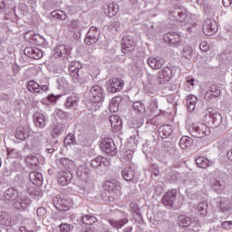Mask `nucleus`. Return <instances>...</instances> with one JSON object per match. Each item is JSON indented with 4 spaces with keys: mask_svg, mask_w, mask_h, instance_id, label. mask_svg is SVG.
<instances>
[{
    "mask_svg": "<svg viewBox=\"0 0 232 232\" xmlns=\"http://www.w3.org/2000/svg\"><path fill=\"white\" fill-rule=\"evenodd\" d=\"M82 70V63L80 62H72L69 65V73L74 84H86L88 82V76L81 73Z\"/></svg>",
    "mask_w": 232,
    "mask_h": 232,
    "instance_id": "obj_1",
    "label": "nucleus"
},
{
    "mask_svg": "<svg viewBox=\"0 0 232 232\" xmlns=\"http://www.w3.org/2000/svg\"><path fill=\"white\" fill-rule=\"evenodd\" d=\"M203 121L207 126H212L213 128H218L222 124V115L220 112L215 111L213 108H208L205 111Z\"/></svg>",
    "mask_w": 232,
    "mask_h": 232,
    "instance_id": "obj_2",
    "label": "nucleus"
},
{
    "mask_svg": "<svg viewBox=\"0 0 232 232\" xmlns=\"http://www.w3.org/2000/svg\"><path fill=\"white\" fill-rule=\"evenodd\" d=\"M173 17L178 23H181L182 26H195V22L193 21V16L186 10L176 9L173 12Z\"/></svg>",
    "mask_w": 232,
    "mask_h": 232,
    "instance_id": "obj_3",
    "label": "nucleus"
},
{
    "mask_svg": "<svg viewBox=\"0 0 232 232\" xmlns=\"http://www.w3.org/2000/svg\"><path fill=\"white\" fill-rule=\"evenodd\" d=\"M105 191L108 193H112L111 196L108 197V198L103 197V200L107 202H114L117 198V195H119L121 191V186L115 180L106 181L104 185Z\"/></svg>",
    "mask_w": 232,
    "mask_h": 232,
    "instance_id": "obj_4",
    "label": "nucleus"
},
{
    "mask_svg": "<svg viewBox=\"0 0 232 232\" xmlns=\"http://www.w3.org/2000/svg\"><path fill=\"white\" fill-rule=\"evenodd\" d=\"M190 133L192 137H195L196 139H202L203 137L209 135V133H211V130H209L208 125L203 123L193 124Z\"/></svg>",
    "mask_w": 232,
    "mask_h": 232,
    "instance_id": "obj_5",
    "label": "nucleus"
},
{
    "mask_svg": "<svg viewBox=\"0 0 232 232\" xmlns=\"http://www.w3.org/2000/svg\"><path fill=\"white\" fill-rule=\"evenodd\" d=\"M171 77H173V67H163L162 70L159 72L154 84H164L171 81Z\"/></svg>",
    "mask_w": 232,
    "mask_h": 232,
    "instance_id": "obj_6",
    "label": "nucleus"
},
{
    "mask_svg": "<svg viewBox=\"0 0 232 232\" xmlns=\"http://www.w3.org/2000/svg\"><path fill=\"white\" fill-rule=\"evenodd\" d=\"M101 148L107 155H111V157L117 155V146H115V142L111 138L102 140Z\"/></svg>",
    "mask_w": 232,
    "mask_h": 232,
    "instance_id": "obj_7",
    "label": "nucleus"
},
{
    "mask_svg": "<svg viewBox=\"0 0 232 232\" xmlns=\"http://www.w3.org/2000/svg\"><path fill=\"white\" fill-rule=\"evenodd\" d=\"M53 204L58 211H68L70 208H72V199H67L61 196H56L53 198Z\"/></svg>",
    "mask_w": 232,
    "mask_h": 232,
    "instance_id": "obj_8",
    "label": "nucleus"
},
{
    "mask_svg": "<svg viewBox=\"0 0 232 232\" xmlns=\"http://www.w3.org/2000/svg\"><path fill=\"white\" fill-rule=\"evenodd\" d=\"M99 37H101V30L95 26H92L86 34L85 44L88 46H92V44H95L99 41Z\"/></svg>",
    "mask_w": 232,
    "mask_h": 232,
    "instance_id": "obj_9",
    "label": "nucleus"
},
{
    "mask_svg": "<svg viewBox=\"0 0 232 232\" xmlns=\"http://www.w3.org/2000/svg\"><path fill=\"white\" fill-rule=\"evenodd\" d=\"M91 102L95 103L102 102L104 100V93L102 92V87L95 85L91 89L90 92Z\"/></svg>",
    "mask_w": 232,
    "mask_h": 232,
    "instance_id": "obj_10",
    "label": "nucleus"
},
{
    "mask_svg": "<svg viewBox=\"0 0 232 232\" xmlns=\"http://www.w3.org/2000/svg\"><path fill=\"white\" fill-rule=\"evenodd\" d=\"M135 50V40L130 35L123 36L121 40V52L123 53H131Z\"/></svg>",
    "mask_w": 232,
    "mask_h": 232,
    "instance_id": "obj_11",
    "label": "nucleus"
},
{
    "mask_svg": "<svg viewBox=\"0 0 232 232\" xmlns=\"http://www.w3.org/2000/svg\"><path fill=\"white\" fill-rule=\"evenodd\" d=\"M218 32V26L215 20L207 19L203 24V33L205 35L211 36L215 35Z\"/></svg>",
    "mask_w": 232,
    "mask_h": 232,
    "instance_id": "obj_12",
    "label": "nucleus"
},
{
    "mask_svg": "<svg viewBox=\"0 0 232 232\" xmlns=\"http://www.w3.org/2000/svg\"><path fill=\"white\" fill-rule=\"evenodd\" d=\"M164 40L170 45L172 48H179L182 44V40L180 39V34L173 32L169 33L164 35Z\"/></svg>",
    "mask_w": 232,
    "mask_h": 232,
    "instance_id": "obj_13",
    "label": "nucleus"
},
{
    "mask_svg": "<svg viewBox=\"0 0 232 232\" xmlns=\"http://www.w3.org/2000/svg\"><path fill=\"white\" fill-rule=\"evenodd\" d=\"M124 88V81L119 78H113L107 82V90L111 93H117Z\"/></svg>",
    "mask_w": 232,
    "mask_h": 232,
    "instance_id": "obj_14",
    "label": "nucleus"
},
{
    "mask_svg": "<svg viewBox=\"0 0 232 232\" xmlns=\"http://www.w3.org/2000/svg\"><path fill=\"white\" fill-rule=\"evenodd\" d=\"M175 200H177V189H171L169 190L162 198V204L163 206H166V208H172L173 204L175 203Z\"/></svg>",
    "mask_w": 232,
    "mask_h": 232,
    "instance_id": "obj_15",
    "label": "nucleus"
},
{
    "mask_svg": "<svg viewBox=\"0 0 232 232\" xmlns=\"http://www.w3.org/2000/svg\"><path fill=\"white\" fill-rule=\"evenodd\" d=\"M72 179L73 174H72V170H63L58 173V184L60 186H68Z\"/></svg>",
    "mask_w": 232,
    "mask_h": 232,
    "instance_id": "obj_16",
    "label": "nucleus"
},
{
    "mask_svg": "<svg viewBox=\"0 0 232 232\" xmlns=\"http://www.w3.org/2000/svg\"><path fill=\"white\" fill-rule=\"evenodd\" d=\"M64 130H66V123L58 121L53 125L51 135L53 139H57V137L64 133Z\"/></svg>",
    "mask_w": 232,
    "mask_h": 232,
    "instance_id": "obj_17",
    "label": "nucleus"
},
{
    "mask_svg": "<svg viewBox=\"0 0 232 232\" xmlns=\"http://www.w3.org/2000/svg\"><path fill=\"white\" fill-rule=\"evenodd\" d=\"M24 53L31 59H41V57H43V51L37 47H26L24 50Z\"/></svg>",
    "mask_w": 232,
    "mask_h": 232,
    "instance_id": "obj_18",
    "label": "nucleus"
},
{
    "mask_svg": "<svg viewBox=\"0 0 232 232\" xmlns=\"http://www.w3.org/2000/svg\"><path fill=\"white\" fill-rule=\"evenodd\" d=\"M121 175L124 179V180H127V182H133L137 183L139 182V179L135 177V169L131 168L124 169L121 172Z\"/></svg>",
    "mask_w": 232,
    "mask_h": 232,
    "instance_id": "obj_19",
    "label": "nucleus"
},
{
    "mask_svg": "<svg viewBox=\"0 0 232 232\" xmlns=\"http://www.w3.org/2000/svg\"><path fill=\"white\" fill-rule=\"evenodd\" d=\"M32 204V199L28 197H23L18 198L14 203L15 209H19V211H24L30 205Z\"/></svg>",
    "mask_w": 232,
    "mask_h": 232,
    "instance_id": "obj_20",
    "label": "nucleus"
},
{
    "mask_svg": "<svg viewBox=\"0 0 232 232\" xmlns=\"http://www.w3.org/2000/svg\"><path fill=\"white\" fill-rule=\"evenodd\" d=\"M109 119L112 131L119 132L121 130H122V121L121 120V117L111 115Z\"/></svg>",
    "mask_w": 232,
    "mask_h": 232,
    "instance_id": "obj_21",
    "label": "nucleus"
},
{
    "mask_svg": "<svg viewBox=\"0 0 232 232\" xmlns=\"http://www.w3.org/2000/svg\"><path fill=\"white\" fill-rule=\"evenodd\" d=\"M78 106L79 97H77V95L72 94L65 99L64 107L67 108V110H75Z\"/></svg>",
    "mask_w": 232,
    "mask_h": 232,
    "instance_id": "obj_22",
    "label": "nucleus"
},
{
    "mask_svg": "<svg viewBox=\"0 0 232 232\" xmlns=\"http://www.w3.org/2000/svg\"><path fill=\"white\" fill-rule=\"evenodd\" d=\"M148 64L152 70H160L164 66V59L151 56L148 59Z\"/></svg>",
    "mask_w": 232,
    "mask_h": 232,
    "instance_id": "obj_23",
    "label": "nucleus"
},
{
    "mask_svg": "<svg viewBox=\"0 0 232 232\" xmlns=\"http://www.w3.org/2000/svg\"><path fill=\"white\" fill-rule=\"evenodd\" d=\"M67 26L72 28V30H75V32H78L79 34L88 26V24L79 20H71L68 22Z\"/></svg>",
    "mask_w": 232,
    "mask_h": 232,
    "instance_id": "obj_24",
    "label": "nucleus"
},
{
    "mask_svg": "<svg viewBox=\"0 0 232 232\" xmlns=\"http://www.w3.org/2000/svg\"><path fill=\"white\" fill-rule=\"evenodd\" d=\"M4 198L5 200H9V202H14V200L19 198V192L14 188H9L4 192Z\"/></svg>",
    "mask_w": 232,
    "mask_h": 232,
    "instance_id": "obj_25",
    "label": "nucleus"
},
{
    "mask_svg": "<svg viewBox=\"0 0 232 232\" xmlns=\"http://www.w3.org/2000/svg\"><path fill=\"white\" fill-rule=\"evenodd\" d=\"M158 132L161 139H168L173 133V127L169 124L162 125L159 128Z\"/></svg>",
    "mask_w": 232,
    "mask_h": 232,
    "instance_id": "obj_26",
    "label": "nucleus"
},
{
    "mask_svg": "<svg viewBox=\"0 0 232 232\" xmlns=\"http://www.w3.org/2000/svg\"><path fill=\"white\" fill-rule=\"evenodd\" d=\"M130 212L134 220L140 224V222H142V214L140 213V208H139V205H137L135 202L130 203Z\"/></svg>",
    "mask_w": 232,
    "mask_h": 232,
    "instance_id": "obj_27",
    "label": "nucleus"
},
{
    "mask_svg": "<svg viewBox=\"0 0 232 232\" xmlns=\"http://www.w3.org/2000/svg\"><path fill=\"white\" fill-rule=\"evenodd\" d=\"M70 52H72V47H70V45L61 44L55 47V55L57 57H66Z\"/></svg>",
    "mask_w": 232,
    "mask_h": 232,
    "instance_id": "obj_28",
    "label": "nucleus"
},
{
    "mask_svg": "<svg viewBox=\"0 0 232 232\" xmlns=\"http://www.w3.org/2000/svg\"><path fill=\"white\" fill-rule=\"evenodd\" d=\"M108 222L111 227H114V229H122V227L128 224L129 220L128 218H124L123 219L120 220L109 219Z\"/></svg>",
    "mask_w": 232,
    "mask_h": 232,
    "instance_id": "obj_29",
    "label": "nucleus"
},
{
    "mask_svg": "<svg viewBox=\"0 0 232 232\" xmlns=\"http://www.w3.org/2000/svg\"><path fill=\"white\" fill-rule=\"evenodd\" d=\"M76 175L82 180L86 181L88 180V176L90 175V169L86 166H79L76 169Z\"/></svg>",
    "mask_w": 232,
    "mask_h": 232,
    "instance_id": "obj_30",
    "label": "nucleus"
},
{
    "mask_svg": "<svg viewBox=\"0 0 232 232\" xmlns=\"http://www.w3.org/2000/svg\"><path fill=\"white\" fill-rule=\"evenodd\" d=\"M29 179L34 186H43V174L40 172H31Z\"/></svg>",
    "mask_w": 232,
    "mask_h": 232,
    "instance_id": "obj_31",
    "label": "nucleus"
},
{
    "mask_svg": "<svg viewBox=\"0 0 232 232\" xmlns=\"http://www.w3.org/2000/svg\"><path fill=\"white\" fill-rule=\"evenodd\" d=\"M34 122L37 128H44V126H46V120L44 119V115L39 112L34 113Z\"/></svg>",
    "mask_w": 232,
    "mask_h": 232,
    "instance_id": "obj_32",
    "label": "nucleus"
},
{
    "mask_svg": "<svg viewBox=\"0 0 232 232\" xmlns=\"http://www.w3.org/2000/svg\"><path fill=\"white\" fill-rule=\"evenodd\" d=\"M197 102H198V99L195 95H188L187 98V108L188 111H195V108H197Z\"/></svg>",
    "mask_w": 232,
    "mask_h": 232,
    "instance_id": "obj_33",
    "label": "nucleus"
},
{
    "mask_svg": "<svg viewBox=\"0 0 232 232\" xmlns=\"http://www.w3.org/2000/svg\"><path fill=\"white\" fill-rule=\"evenodd\" d=\"M25 162L33 169H37L39 168V158L34 155H29L25 158Z\"/></svg>",
    "mask_w": 232,
    "mask_h": 232,
    "instance_id": "obj_34",
    "label": "nucleus"
},
{
    "mask_svg": "<svg viewBox=\"0 0 232 232\" xmlns=\"http://www.w3.org/2000/svg\"><path fill=\"white\" fill-rule=\"evenodd\" d=\"M122 102V97L121 96H116L112 98L111 104H110V111L112 112L119 111V105Z\"/></svg>",
    "mask_w": 232,
    "mask_h": 232,
    "instance_id": "obj_35",
    "label": "nucleus"
},
{
    "mask_svg": "<svg viewBox=\"0 0 232 232\" xmlns=\"http://www.w3.org/2000/svg\"><path fill=\"white\" fill-rule=\"evenodd\" d=\"M178 226L179 227H189L191 226V218L188 216L180 215L178 218Z\"/></svg>",
    "mask_w": 232,
    "mask_h": 232,
    "instance_id": "obj_36",
    "label": "nucleus"
},
{
    "mask_svg": "<svg viewBox=\"0 0 232 232\" xmlns=\"http://www.w3.org/2000/svg\"><path fill=\"white\" fill-rule=\"evenodd\" d=\"M26 87L32 93H41V86L34 80L29 81Z\"/></svg>",
    "mask_w": 232,
    "mask_h": 232,
    "instance_id": "obj_37",
    "label": "nucleus"
},
{
    "mask_svg": "<svg viewBox=\"0 0 232 232\" xmlns=\"http://www.w3.org/2000/svg\"><path fill=\"white\" fill-rule=\"evenodd\" d=\"M195 208L200 217H206L208 215V201L200 202Z\"/></svg>",
    "mask_w": 232,
    "mask_h": 232,
    "instance_id": "obj_38",
    "label": "nucleus"
},
{
    "mask_svg": "<svg viewBox=\"0 0 232 232\" xmlns=\"http://www.w3.org/2000/svg\"><path fill=\"white\" fill-rule=\"evenodd\" d=\"M192 144H193V139L188 136H183L179 140V147L181 148V150L191 148Z\"/></svg>",
    "mask_w": 232,
    "mask_h": 232,
    "instance_id": "obj_39",
    "label": "nucleus"
},
{
    "mask_svg": "<svg viewBox=\"0 0 232 232\" xmlns=\"http://www.w3.org/2000/svg\"><path fill=\"white\" fill-rule=\"evenodd\" d=\"M132 109L139 115H142L146 111V106L140 101L135 102L132 103Z\"/></svg>",
    "mask_w": 232,
    "mask_h": 232,
    "instance_id": "obj_40",
    "label": "nucleus"
},
{
    "mask_svg": "<svg viewBox=\"0 0 232 232\" xmlns=\"http://www.w3.org/2000/svg\"><path fill=\"white\" fill-rule=\"evenodd\" d=\"M231 206V201L227 198H223L219 200L218 208L221 211H229Z\"/></svg>",
    "mask_w": 232,
    "mask_h": 232,
    "instance_id": "obj_41",
    "label": "nucleus"
},
{
    "mask_svg": "<svg viewBox=\"0 0 232 232\" xmlns=\"http://www.w3.org/2000/svg\"><path fill=\"white\" fill-rule=\"evenodd\" d=\"M201 180H202V175L195 174L189 179L188 187L197 188V186H198V184H200Z\"/></svg>",
    "mask_w": 232,
    "mask_h": 232,
    "instance_id": "obj_42",
    "label": "nucleus"
},
{
    "mask_svg": "<svg viewBox=\"0 0 232 232\" xmlns=\"http://www.w3.org/2000/svg\"><path fill=\"white\" fill-rule=\"evenodd\" d=\"M196 164L198 166V168H202L203 169H206V168H208V166H211V161L204 157H198L196 159Z\"/></svg>",
    "mask_w": 232,
    "mask_h": 232,
    "instance_id": "obj_43",
    "label": "nucleus"
},
{
    "mask_svg": "<svg viewBox=\"0 0 232 232\" xmlns=\"http://www.w3.org/2000/svg\"><path fill=\"white\" fill-rule=\"evenodd\" d=\"M0 224L2 226H12V219L6 212H0Z\"/></svg>",
    "mask_w": 232,
    "mask_h": 232,
    "instance_id": "obj_44",
    "label": "nucleus"
},
{
    "mask_svg": "<svg viewBox=\"0 0 232 232\" xmlns=\"http://www.w3.org/2000/svg\"><path fill=\"white\" fill-rule=\"evenodd\" d=\"M117 12H119V5L113 2L110 3L108 5V12H107L108 17H113V15H116Z\"/></svg>",
    "mask_w": 232,
    "mask_h": 232,
    "instance_id": "obj_45",
    "label": "nucleus"
},
{
    "mask_svg": "<svg viewBox=\"0 0 232 232\" xmlns=\"http://www.w3.org/2000/svg\"><path fill=\"white\" fill-rule=\"evenodd\" d=\"M60 164L67 169V171H71L72 168H73V161L68 158L60 159Z\"/></svg>",
    "mask_w": 232,
    "mask_h": 232,
    "instance_id": "obj_46",
    "label": "nucleus"
},
{
    "mask_svg": "<svg viewBox=\"0 0 232 232\" xmlns=\"http://www.w3.org/2000/svg\"><path fill=\"white\" fill-rule=\"evenodd\" d=\"M51 17H53L54 19H59L60 21H66V14L63 13V11L61 10H55L51 12Z\"/></svg>",
    "mask_w": 232,
    "mask_h": 232,
    "instance_id": "obj_47",
    "label": "nucleus"
},
{
    "mask_svg": "<svg viewBox=\"0 0 232 232\" xmlns=\"http://www.w3.org/2000/svg\"><path fill=\"white\" fill-rule=\"evenodd\" d=\"M82 222L86 226H92V224H95V222H97V218L86 215L82 218Z\"/></svg>",
    "mask_w": 232,
    "mask_h": 232,
    "instance_id": "obj_48",
    "label": "nucleus"
},
{
    "mask_svg": "<svg viewBox=\"0 0 232 232\" xmlns=\"http://www.w3.org/2000/svg\"><path fill=\"white\" fill-rule=\"evenodd\" d=\"M193 55V48H191V46L187 45L183 48V57H185V59H188V61H189L191 59Z\"/></svg>",
    "mask_w": 232,
    "mask_h": 232,
    "instance_id": "obj_49",
    "label": "nucleus"
},
{
    "mask_svg": "<svg viewBox=\"0 0 232 232\" xmlns=\"http://www.w3.org/2000/svg\"><path fill=\"white\" fill-rule=\"evenodd\" d=\"M104 160H106L104 158L97 157L96 159L92 160L91 166L92 168H99L100 166H102V164L104 163Z\"/></svg>",
    "mask_w": 232,
    "mask_h": 232,
    "instance_id": "obj_50",
    "label": "nucleus"
},
{
    "mask_svg": "<svg viewBox=\"0 0 232 232\" xmlns=\"http://www.w3.org/2000/svg\"><path fill=\"white\" fill-rule=\"evenodd\" d=\"M58 82V90H65V88H68V82H66V79L63 77L59 78L57 80Z\"/></svg>",
    "mask_w": 232,
    "mask_h": 232,
    "instance_id": "obj_51",
    "label": "nucleus"
},
{
    "mask_svg": "<svg viewBox=\"0 0 232 232\" xmlns=\"http://www.w3.org/2000/svg\"><path fill=\"white\" fill-rule=\"evenodd\" d=\"M212 188L214 189V191H216V193H222V189H224V187L222 186V184H220V181H214L212 183Z\"/></svg>",
    "mask_w": 232,
    "mask_h": 232,
    "instance_id": "obj_52",
    "label": "nucleus"
},
{
    "mask_svg": "<svg viewBox=\"0 0 232 232\" xmlns=\"http://www.w3.org/2000/svg\"><path fill=\"white\" fill-rule=\"evenodd\" d=\"M110 30L114 31V32H119L121 30V22L119 21H114L109 26Z\"/></svg>",
    "mask_w": 232,
    "mask_h": 232,
    "instance_id": "obj_53",
    "label": "nucleus"
},
{
    "mask_svg": "<svg viewBox=\"0 0 232 232\" xmlns=\"http://www.w3.org/2000/svg\"><path fill=\"white\" fill-rule=\"evenodd\" d=\"M149 108L151 111H156V110H158L159 102L157 101V99H152L150 101Z\"/></svg>",
    "mask_w": 232,
    "mask_h": 232,
    "instance_id": "obj_54",
    "label": "nucleus"
},
{
    "mask_svg": "<svg viewBox=\"0 0 232 232\" xmlns=\"http://www.w3.org/2000/svg\"><path fill=\"white\" fill-rule=\"evenodd\" d=\"M36 215L38 218H44V215H46V208L44 207H40L36 210Z\"/></svg>",
    "mask_w": 232,
    "mask_h": 232,
    "instance_id": "obj_55",
    "label": "nucleus"
},
{
    "mask_svg": "<svg viewBox=\"0 0 232 232\" xmlns=\"http://www.w3.org/2000/svg\"><path fill=\"white\" fill-rule=\"evenodd\" d=\"M64 144H75V137H73L72 134H69L65 139H64Z\"/></svg>",
    "mask_w": 232,
    "mask_h": 232,
    "instance_id": "obj_56",
    "label": "nucleus"
},
{
    "mask_svg": "<svg viewBox=\"0 0 232 232\" xmlns=\"http://www.w3.org/2000/svg\"><path fill=\"white\" fill-rule=\"evenodd\" d=\"M208 92H211L214 94V96H217V97L220 95V89H218L217 85L210 86V89L208 90Z\"/></svg>",
    "mask_w": 232,
    "mask_h": 232,
    "instance_id": "obj_57",
    "label": "nucleus"
},
{
    "mask_svg": "<svg viewBox=\"0 0 232 232\" xmlns=\"http://www.w3.org/2000/svg\"><path fill=\"white\" fill-rule=\"evenodd\" d=\"M59 232H72V227L68 224H61Z\"/></svg>",
    "mask_w": 232,
    "mask_h": 232,
    "instance_id": "obj_58",
    "label": "nucleus"
},
{
    "mask_svg": "<svg viewBox=\"0 0 232 232\" xmlns=\"http://www.w3.org/2000/svg\"><path fill=\"white\" fill-rule=\"evenodd\" d=\"M59 97H61V95L55 96L53 94H51V95L47 96V101H49V102H52L53 104H56Z\"/></svg>",
    "mask_w": 232,
    "mask_h": 232,
    "instance_id": "obj_59",
    "label": "nucleus"
},
{
    "mask_svg": "<svg viewBox=\"0 0 232 232\" xmlns=\"http://www.w3.org/2000/svg\"><path fill=\"white\" fill-rule=\"evenodd\" d=\"M150 169L151 174L155 177H159V175H160V171L159 170V168H157V166L151 165Z\"/></svg>",
    "mask_w": 232,
    "mask_h": 232,
    "instance_id": "obj_60",
    "label": "nucleus"
},
{
    "mask_svg": "<svg viewBox=\"0 0 232 232\" xmlns=\"http://www.w3.org/2000/svg\"><path fill=\"white\" fill-rule=\"evenodd\" d=\"M222 57L225 61H231L232 52H229L228 50L225 51L222 54Z\"/></svg>",
    "mask_w": 232,
    "mask_h": 232,
    "instance_id": "obj_61",
    "label": "nucleus"
},
{
    "mask_svg": "<svg viewBox=\"0 0 232 232\" xmlns=\"http://www.w3.org/2000/svg\"><path fill=\"white\" fill-rule=\"evenodd\" d=\"M56 114L62 119H68V116L70 115V113L64 112L63 110H57Z\"/></svg>",
    "mask_w": 232,
    "mask_h": 232,
    "instance_id": "obj_62",
    "label": "nucleus"
},
{
    "mask_svg": "<svg viewBox=\"0 0 232 232\" xmlns=\"http://www.w3.org/2000/svg\"><path fill=\"white\" fill-rule=\"evenodd\" d=\"M223 229H232V221H224L221 224Z\"/></svg>",
    "mask_w": 232,
    "mask_h": 232,
    "instance_id": "obj_63",
    "label": "nucleus"
},
{
    "mask_svg": "<svg viewBox=\"0 0 232 232\" xmlns=\"http://www.w3.org/2000/svg\"><path fill=\"white\" fill-rule=\"evenodd\" d=\"M199 50H201V52H208V50H209V45L208 44V43L202 42L199 44Z\"/></svg>",
    "mask_w": 232,
    "mask_h": 232,
    "instance_id": "obj_64",
    "label": "nucleus"
}]
</instances>
